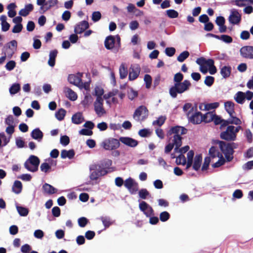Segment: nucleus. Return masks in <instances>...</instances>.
I'll return each instance as SVG.
<instances>
[{"mask_svg":"<svg viewBox=\"0 0 253 253\" xmlns=\"http://www.w3.org/2000/svg\"><path fill=\"white\" fill-rule=\"evenodd\" d=\"M104 90L102 87L98 86L95 87L94 95L97 97L96 98H98V97L102 98V96Z\"/></svg>","mask_w":253,"mask_h":253,"instance_id":"3c124183","label":"nucleus"},{"mask_svg":"<svg viewBox=\"0 0 253 253\" xmlns=\"http://www.w3.org/2000/svg\"><path fill=\"white\" fill-rule=\"evenodd\" d=\"M82 73H79L76 75L70 74L68 76V82L77 86H81Z\"/></svg>","mask_w":253,"mask_h":253,"instance_id":"dca6fc26","label":"nucleus"},{"mask_svg":"<svg viewBox=\"0 0 253 253\" xmlns=\"http://www.w3.org/2000/svg\"><path fill=\"white\" fill-rule=\"evenodd\" d=\"M70 142V139L67 135L61 136L60 137V142L63 146L67 145Z\"/></svg>","mask_w":253,"mask_h":253,"instance_id":"338daca9","label":"nucleus"},{"mask_svg":"<svg viewBox=\"0 0 253 253\" xmlns=\"http://www.w3.org/2000/svg\"><path fill=\"white\" fill-rule=\"evenodd\" d=\"M219 105L218 102H214L208 104H201L199 106L201 110H211L217 108Z\"/></svg>","mask_w":253,"mask_h":253,"instance_id":"b1692460","label":"nucleus"},{"mask_svg":"<svg viewBox=\"0 0 253 253\" xmlns=\"http://www.w3.org/2000/svg\"><path fill=\"white\" fill-rule=\"evenodd\" d=\"M42 189L44 193L51 195L57 192V190L50 184L44 183L42 185Z\"/></svg>","mask_w":253,"mask_h":253,"instance_id":"cd10ccee","label":"nucleus"},{"mask_svg":"<svg viewBox=\"0 0 253 253\" xmlns=\"http://www.w3.org/2000/svg\"><path fill=\"white\" fill-rule=\"evenodd\" d=\"M167 16L170 18H175L178 16V13L174 9H169L166 11Z\"/></svg>","mask_w":253,"mask_h":253,"instance_id":"8fccbe9b","label":"nucleus"},{"mask_svg":"<svg viewBox=\"0 0 253 253\" xmlns=\"http://www.w3.org/2000/svg\"><path fill=\"white\" fill-rule=\"evenodd\" d=\"M75 155L74 150L71 149L69 150H66L65 149L62 150L61 152V158L62 159L68 158L72 159L74 158Z\"/></svg>","mask_w":253,"mask_h":253,"instance_id":"bb28decb","label":"nucleus"},{"mask_svg":"<svg viewBox=\"0 0 253 253\" xmlns=\"http://www.w3.org/2000/svg\"><path fill=\"white\" fill-rule=\"evenodd\" d=\"M31 136L38 142H41L42 139L43 134L39 128H36L31 132Z\"/></svg>","mask_w":253,"mask_h":253,"instance_id":"412c9836","label":"nucleus"},{"mask_svg":"<svg viewBox=\"0 0 253 253\" xmlns=\"http://www.w3.org/2000/svg\"><path fill=\"white\" fill-rule=\"evenodd\" d=\"M66 114V111L64 109H60L56 113L55 117L59 121L63 120Z\"/></svg>","mask_w":253,"mask_h":253,"instance_id":"49530a36","label":"nucleus"},{"mask_svg":"<svg viewBox=\"0 0 253 253\" xmlns=\"http://www.w3.org/2000/svg\"><path fill=\"white\" fill-rule=\"evenodd\" d=\"M215 117V113L214 112H209L203 116V122L205 123H210L212 122Z\"/></svg>","mask_w":253,"mask_h":253,"instance_id":"e433bc0d","label":"nucleus"},{"mask_svg":"<svg viewBox=\"0 0 253 253\" xmlns=\"http://www.w3.org/2000/svg\"><path fill=\"white\" fill-rule=\"evenodd\" d=\"M191 84L187 80L179 83H174V85L171 86L169 90V94L172 98H175L177 97V94H181L187 91Z\"/></svg>","mask_w":253,"mask_h":253,"instance_id":"7ed1b4c3","label":"nucleus"},{"mask_svg":"<svg viewBox=\"0 0 253 253\" xmlns=\"http://www.w3.org/2000/svg\"><path fill=\"white\" fill-rule=\"evenodd\" d=\"M225 162V161L223 157H220L218 159V160L216 162L213 163L212 165V167L214 168H218L224 165Z\"/></svg>","mask_w":253,"mask_h":253,"instance_id":"0e129e2a","label":"nucleus"},{"mask_svg":"<svg viewBox=\"0 0 253 253\" xmlns=\"http://www.w3.org/2000/svg\"><path fill=\"white\" fill-rule=\"evenodd\" d=\"M21 89L20 85L18 83H14L12 84L9 89V93L13 95L18 93Z\"/></svg>","mask_w":253,"mask_h":253,"instance_id":"ea45409f","label":"nucleus"},{"mask_svg":"<svg viewBox=\"0 0 253 253\" xmlns=\"http://www.w3.org/2000/svg\"><path fill=\"white\" fill-rule=\"evenodd\" d=\"M202 157L201 155H197L195 156L193 165V169L197 171L201 167Z\"/></svg>","mask_w":253,"mask_h":253,"instance_id":"2f4dec72","label":"nucleus"},{"mask_svg":"<svg viewBox=\"0 0 253 253\" xmlns=\"http://www.w3.org/2000/svg\"><path fill=\"white\" fill-rule=\"evenodd\" d=\"M57 50L56 49L50 51L49 55L48 64L50 67H53L55 63V58L57 55Z\"/></svg>","mask_w":253,"mask_h":253,"instance_id":"c85d7f7f","label":"nucleus"},{"mask_svg":"<svg viewBox=\"0 0 253 253\" xmlns=\"http://www.w3.org/2000/svg\"><path fill=\"white\" fill-rule=\"evenodd\" d=\"M22 188V183L18 180H16L12 186V191L16 194H19L21 193Z\"/></svg>","mask_w":253,"mask_h":253,"instance_id":"c9c22d12","label":"nucleus"},{"mask_svg":"<svg viewBox=\"0 0 253 253\" xmlns=\"http://www.w3.org/2000/svg\"><path fill=\"white\" fill-rule=\"evenodd\" d=\"M234 103L232 101H227L224 103V108L226 111L228 113L229 116L233 115L235 114L234 111Z\"/></svg>","mask_w":253,"mask_h":253,"instance_id":"a878e982","label":"nucleus"},{"mask_svg":"<svg viewBox=\"0 0 253 253\" xmlns=\"http://www.w3.org/2000/svg\"><path fill=\"white\" fill-rule=\"evenodd\" d=\"M120 77L121 79L126 78L128 74L127 68L125 63H122L119 68Z\"/></svg>","mask_w":253,"mask_h":253,"instance_id":"72a5a7b5","label":"nucleus"},{"mask_svg":"<svg viewBox=\"0 0 253 253\" xmlns=\"http://www.w3.org/2000/svg\"><path fill=\"white\" fill-rule=\"evenodd\" d=\"M124 185L130 194H135L138 190V184L131 177H129L124 181Z\"/></svg>","mask_w":253,"mask_h":253,"instance_id":"9d476101","label":"nucleus"},{"mask_svg":"<svg viewBox=\"0 0 253 253\" xmlns=\"http://www.w3.org/2000/svg\"><path fill=\"white\" fill-rule=\"evenodd\" d=\"M175 53V49L174 47H167L165 49L166 54L169 56H172Z\"/></svg>","mask_w":253,"mask_h":253,"instance_id":"774afa93","label":"nucleus"},{"mask_svg":"<svg viewBox=\"0 0 253 253\" xmlns=\"http://www.w3.org/2000/svg\"><path fill=\"white\" fill-rule=\"evenodd\" d=\"M101 18V14L99 11H94L92 14L91 19L94 22L98 21Z\"/></svg>","mask_w":253,"mask_h":253,"instance_id":"5fc2aeb1","label":"nucleus"},{"mask_svg":"<svg viewBox=\"0 0 253 253\" xmlns=\"http://www.w3.org/2000/svg\"><path fill=\"white\" fill-rule=\"evenodd\" d=\"M138 95L137 91L134 90L133 88H131L128 91V97L129 99L132 100L134 98Z\"/></svg>","mask_w":253,"mask_h":253,"instance_id":"6e6d98bb","label":"nucleus"},{"mask_svg":"<svg viewBox=\"0 0 253 253\" xmlns=\"http://www.w3.org/2000/svg\"><path fill=\"white\" fill-rule=\"evenodd\" d=\"M166 119L167 118L166 116H161L157 119V120L153 121V125H157L159 126H161L164 124Z\"/></svg>","mask_w":253,"mask_h":253,"instance_id":"c03bdc74","label":"nucleus"},{"mask_svg":"<svg viewBox=\"0 0 253 253\" xmlns=\"http://www.w3.org/2000/svg\"><path fill=\"white\" fill-rule=\"evenodd\" d=\"M140 71V68L138 65L131 66L129 69V80L133 81L135 80L138 77Z\"/></svg>","mask_w":253,"mask_h":253,"instance_id":"6ab92c4d","label":"nucleus"},{"mask_svg":"<svg viewBox=\"0 0 253 253\" xmlns=\"http://www.w3.org/2000/svg\"><path fill=\"white\" fill-rule=\"evenodd\" d=\"M100 146L106 150H114L120 147V143L119 140L109 137L104 139L101 143Z\"/></svg>","mask_w":253,"mask_h":253,"instance_id":"0eeeda50","label":"nucleus"},{"mask_svg":"<svg viewBox=\"0 0 253 253\" xmlns=\"http://www.w3.org/2000/svg\"><path fill=\"white\" fill-rule=\"evenodd\" d=\"M99 219L102 222L105 229L108 228L112 224V222L109 216H101Z\"/></svg>","mask_w":253,"mask_h":253,"instance_id":"a19ab883","label":"nucleus"},{"mask_svg":"<svg viewBox=\"0 0 253 253\" xmlns=\"http://www.w3.org/2000/svg\"><path fill=\"white\" fill-rule=\"evenodd\" d=\"M188 118L189 122L193 124H200L203 121L202 113L196 111H194Z\"/></svg>","mask_w":253,"mask_h":253,"instance_id":"4468645a","label":"nucleus"},{"mask_svg":"<svg viewBox=\"0 0 253 253\" xmlns=\"http://www.w3.org/2000/svg\"><path fill=\"white\" fill-rule=\"evenodd\" d=\"M189 52L188 51H184L177 57V60L179 62H183L189 57Z\"/></svg>","mask_w":253,"mask_h":253,"instance_id":"37998d69","label":"nucleus"},{"mask_svg":"<svg viewBox=\"0 0 253 253\" xmlns=\"http://www.w3.org/2000/svg\"><path fill=\"white\" fill-rule=\"evenodd\" d=\"M187 129L183 126H172L167 131V136L168 140H171L177 144H182L181 135L186 134Z\"/></svg>","mask_w":253,"mask_h":253,"instance_id":"f03ea898","label":"nucleus"},{"mask_svg":"<svg viewBox=\"0 0 253 253\" xmlns=\"http://www.w3.org/2000/svg\"><path fill=\"white\" fill-rule=\"evenodd\" d=\"M219 144L220 149L224 154L227 161L228 162L232 161L233 158L234 150L231 144L224 141H220Z\"/></svg>","mask_w":253,"mask_h":253,"instance_id":"6e6552de","label":"nucleus"},{"mask_svg":"<svg viewBox=\"0 0 253 253\" xmlns=\"http://www.w3.org/2000/svg\"><path fill=\"white\" fill-rule=\"evenodd\" d=\"M183 110L188 117L193 112H194L195 108L193 106H192V104L190 103H185L183 106Z\"/></svg>","mask_w":253,"mask_h":253,"instance_id":"7c9ffc66","label":"nucleus"},{"mask_svg":"<svg viewBox=\"0 0 253 253\" xmlns=\"http://www.w3.org/2000/svg\"><path fill=\"white\" fill-rule=\"evenodd\" d=\"M231 71V67L229 66H224L220 68V73L224 79H227L230 77Z\"/></svg>","mask_w":253,"mask_h":253,"instance_id":"4be33fe9","label":"nucleus"},{"mask_svg":"<svg viewBox=\"0 0 253 253\" xmlns=\"http://www.w3.org/2000/svg\"><path fill=\"white\" fill-rule=\"evenodd\" d=\"M15 143L16 145L18 148H22L24 147L25 146V142L23 140V139L20 137H17L15 139Z\"/></svg>","mask_w":253,"mask_h":253,"instance_id":"680f3d73","label":"nucleus"},{"mask_svg":"<svg viewBox=\"0 0 253 253\" xmlns=\"http://www.w3.org/2000/svg\"><path fill=\"white\" fill-rule=\"evenodd\" d=\"M104 45L107 49L117 52L121 47V38L118 35L108 36L105 40Z\"/></svg>","mask_w":253,"mask_h":253,"instance_id":"20e7f679","label":"nucleus"},{"mask_svg":"<svg viewBox=\"0 0 253 253\" xmlns=\"http://www.w3.org/2000/svg\"><path fill=\"white\" fill-rule=\"evenodd\" d=\"M104 99L103 98L98 97L94 102V111L98 117H101L106 114V111L103 107Z\"/></svg>","mask_w":253,"mask_h":253,"instance_id":"9b49d317","label":"nucleus"},{"mask_svg":"<svg viewBox=\"0 0 253 253\" xmlns=\"http://www.w3.org/2000/svg\"><path fill=\"white\" fill-rule=\"evenodd\" d=\"M17 46V42L16 40H12L7 43L6 47L11 50V53L10 54V57L14 52V50L16 48Z\"/></svg>","mask_w":253,"mask_h":253,"instance_id":"79ce46f5","label":"nucleus"},{"mask_svg":"<svg viewBox=\"0 0 253 253\" xmlns=\"http://www.w3.org/2000/svg\"><path fill=\"white\" fill-rule=\"evenodd\" d=\"M139 208L147 217H150L154 215L153 209L145 201H142L139 203Z\"/></svg>","mask_w":253,"mask_h":253,"instance_id":"f8f14e48","label":"nucleus"},{"mask_svg":"<svg viewBox=\"0 0 253 253\" xmlns=\"http://www.w3.org/2000/svg\"><path fill=\"white\" fill-rule=\"evenodd\" d=\"M241 128V126H228L226 130L220 133V137L222 139L228 141L234 140L236 137V133Z\"/></svg>","mask_w":253,"mask_h":253,"instance_id":"39448f33","label":"nucleus"},{"mask_svg":"<svg viewBox=\"0 0 253 253\" xmlns=\"http://www.w3.org/2000/svg\"><path fill=\"white\" fill-rule=\"evenodd\" d=\"M229 22L233 25L238 24L241 20V15L236 9H232L228 17Z\"/></svg>","mask_w":253,"mask_h":253,"instance_id":"ddd939ff","label":"nucleus"},{"mask_svg":"<svg viewBox=\"0 0 253 253\" xmlns=\"http://www.w3.org/2000/svg\"><path fill=\"white\" fill-rule=\"evenodd\" d=\"M183 79V75L181 73L175 74L173 77V81L175 83H181Z\"/></svg>","mask_w":253,"mask_h":253,"instance_id":"bf43d9fd","label":"nucleus"},{"mask_svg":"<svg viewBox=\"0 0 253 253\" xmlns=\"http://www.w3.org/2000/svg\"><path fill=\"white\" fill-rule=\"evenodd\" d=\"M176 163L177 165H185L186 163V158L183 154H180L176 158Z\"/></svg>","mask_w":253,"mask_h":253,"instance_id":"de8ad7c7","label":"nucleus"},{"mask_svg":"<svg viewBox=\"0 0 253 253\" xmlns=\"http://www.w3.org/2000/svg\"><path fill=\"white\" fill-rule=\"evenodd\" d=\"M240 54L244 58L253 59V46H245L240 49Z\"/></svg>","mask_w":253,"mask_h":253,"instance_id":"2eb2a0df","label":"nucleus"},{"mask_svg":"<svg viewBox=\"0 0 253 253\" xmlns=\"http://www.w3.org/2000/svg\"><path fill=\"white\" fill-rule=\"evenodd\" d=\"M138 195L140 198L146 199L150 195V193L146 189L143 188L139 191Z\"/></svg>","mask_w":253,"mask_h":253,"instance_id":"a18cd8bd","label":"nucleus"},{"mask_svg":"<svg viewBox=\"0 0 253 253\" xmlns=\"http://www.w3.org/2000/svg\"><path fill=\"white\" fill-rule=\"evenodd\" d=\"M89 24L87 21L84 20L78 23L75 26L74 32L76 34H80L88 28Z\"/></svg>","mask_w":253,"mask_h":253,"instance_id":"f3484780","label":"nucleus"},{"mask_svg":"<svg viewBox=\"0 0 253 253\" xmlns=\"http://www.w3.org/2000/svg\"><path fill=\"white\" fill-rule=\"evenodd\" d=\"M78 222L81 227H84L88 222V220L84 217H82L78 219Z\"/></svg>","mask_w":253,"mask_h":253,"instance_id":"4d7b16f0","label":"nucleus"},{"mask_svg":"<svg viewBox=\"0 0 253 253\" xmlns=\"http://www.w3.org/2000/svg\"><path fill=\"white\" fill-rule=\"evenodd\" d=\"M220 40L226 43H231L233 41L232 37L226 35H222L220 36Z\"/></svg>","mask_w":253,"mask_h":253,"instance_id":"e2e57ef3","label":"nucleus"},{"mask_svg":"<svg viewBox=\"0 0 253 253\" xmlns=\"http://www.w3.org/2000/svg\"><path fill=\"white\" fill-rule=\"evenodd\" d=\"M32 251L31 247L27 244H24L21 248V252L22 253H30Z\"/></svg>","mask_w":253,"mask_h":253,"instance_id":"69168bd1","label":"nucleus"},{"mask_svg":"<svg viewBox=\"0 0 253 253\" xmlns=\"http://www.w3.org/2000/svg\"><path fill=\"white\" fill-rule=\"evenodd\" d=\"M227 124H234L236 125H239L241 124V121L237 117H236L235 114L233 115L230 116V118L226 121Z\"/></svg>","mask_w":253,"mask_h":253,"instance_id":"f704fd0d","label":"nucleus"},{"mask_svg":"<svg viewBox=\"0 0 253 253\" xmlns=\"http://www.w3.org/2000/svg\"><path fill=\"white\" fill-rule=\"evenodd\" d=\"M58 3V0H48L45 3V8L46 10L50 9L56 5Z\"/></svg>","mask_w":253,"mask_h":253,"instance_id":"09e8293b","label":"nucleus"},{"mask_svg":"<svg viewBox=\"0 0 253 253\" xmlns=\"http://www.w3.org/2000/svg\"><path fill=\"white\" fill-rule=\"evenodd\" d=\"M40 169L42 172L45 173H47L54 170V169H52L51 165L46 162L43 163L41 165Z\"/></svg>","mask_w":253,"mask_h":253,"instance_id":"58836bf2","label":"nucleus"},{"mask_svg":"<svg viewBox=\"0 0 253 253\" xmlns=\"http://www.w3.org/2000/svg\"><path fill=\"white\" fill-rule=\"evenodd\" d=\"M40 163L39 158L35 155H31L24 163V167L28 171L35 172L38 170Z\"/></svg>","mask_w":253,"mask_h":253,"instance_id":"423d86ee","label":"nucleus"},{"mask_svg":"<svg viewBox=\"0 0 253 253\" xmlns=\"http://www.w3.org/2000/svg\"><path fill=\"white\" fill-rule=\"evenodd\" d=\"M16 208L19 214L21 216H26L29 212V209L27 208L19 206L16 204Z\"/></svg>","mask_w":253,"mask_h":253,"instance_id":"c756f323","label":"nucleus"},{"mask_svg":"<svg viewBox=\"0 0 253 253\" xmlns=\"http://www.w3.org/2000/svg\"><path fill=\"white\" fill-rule=\"evenodd\" d=\"M152 78L150 75L146 74L144 76V81L146 84V88L148 89L150 88L152 84Z\"/></svg>","mask_w":253,"mask_h":253,"instance_id":"603ef678","label":"nucleus"},{"mask_svg":"<svg viewBox=\"0 0 253 253\" xmlns=\"http://www.w3.org/2000/svg\"><path fill=\"white\" fill-rule=\"evenodd\" d=\"M63 91L65 93L66 97L70 100L75 101L77 99V94L69 87H64Z\"/></svg>","mask_w":253,"mask_h":253,"instance_id":"5701e85b","label":"nucleus"},{"mask_svg":"<svg viewBox=\"0 0 253 253\" xmlns=\"http://www.w3.org/2000/svg\"><path fill=\"white\" fill-rule=\"evenodd\" d=\"M170 217V214L167 211H163L160 214V219L162 222L167 221Z\"/></svg>","mask_w":253,"mask_h":253,"instance_id":"864d4df0","label":"nucleus"},{"mask_svg":"<svg viewBox=\"0 0 253 253\" xmlns=\"http://www.w3.org/2000/svg\"><path fill=\"white\" fill-rule=\"evenodd\" d=\"M169 143L167 145L165 148V152L166 154L169 153L173 148L175 146L174 152L177 153L178 152V148L181 146V144H177L175 142L171 140H169Z\"/></svg>","mask_w":253,"mask_h":253,"instance_id":"aec40b11","label":"nucleus"},{"mask_svg":"<svg viewBox=\"0 0 253 253\" xmlns=\"http://www.w3.org/2000/svg\"><path fill=\"white\" fill-rule=\"evenodd\" d=\"M245 98V93L242 91H238L234 96V99L239 104H243Z\"/></svg>","mask_w":253,"mask_h":253,"instance_id":"4c0bfd02","label":"nucleus"},{"mask_svg":"<svg viewBox=\"0 0 253 253\" xmlns=\"http://www.w3.org/2000/svg\"><path fill=\"white\" fill-rule=\"evenodd\" d=\"M84 120L82 114L80 112H78L73 115L72 117V121L73 123L75 124H80Z\"/></svg>","mask_w":253,"mask_h":253,"instance_id":"473e14b6","label":"nucleus"},{"mask_svg":"<svg viewBox=\"0 0 253 253\" xmlns=\"http://www.w3.org/2000/svg\"><path fill=\"white\" fill-rule=\"evenodd\" d=\"M148 112V111L145 106H140L135 110L133 118L137 122H141L147 117Z\"/></svg>","mask_w":253,"mask_h":253,"instance_id":"1a4fd4ad","label":"nucleus"},{"mask_svg":"<svg viewBox=\"0 0 253 253\" xmlns=\"http://www.w3.org/2000/svg\"><path fill=\"white\" fill-rule=\"evenodd\" d=\"M112 162L109 159L104 160L97 164L92 165L90 167V178L91 180H96L100 176L105 175L108 169L112 165Z\"/></svg>","mask_w":253,"mask_h":253,"instance_id":"f257e3e1","label":"nucleus"},{"mask_svg":"<svg viewBox=\"0 0 253 253\" xmlns=\"http://www.w3.org/2000/svg\"><path fill=\"white\" fill-rule=\"evenodd\" d=\"M16 66V62L13 60L8 61L5 66L6 69L8 71H12Z\"/></svg>","mask_w":253,"mask_h":253,"instance_id":"13d9d810","label":"nucleus"},{"mask_svg":"<svg viewBox=\"0 0 253 253\" xmlns=\"http://www.w3.org/2000/svg\"><path fill=\"white\" fill-rule=\"evenodd\" d=\"M119 142L130 147H135L138 145L137 140L129 137H121L119 138Z\"/></svg>","mask_w":253,"mask_h":253,"instance_id":"a211bd4d","label":"nucleus"},{"mask_svg":"<svg viewBox=\"0 0 253 253\" xmlns=\"http://www.w3.org/2000/svg\"><path fill=\"white\" fill-rule=\"evenodd\" d=\"M0 137L1 139V142L3 141V146H5L9 143L10 136L8 137L5 135L4 132H1L0 133Z\"/></svg>","mask_w":253,"mask_h":253,"instance_id":"052dcab7","label":"nucleus"},{"mask_svg":"<svg viewBox=\"0 0 253 253\" xmlns=\"http://www.w3.org/2000/svg\"><path fill=\"white\" fill-rule=\"evenodd\" d=\"M33 8L34 6L32 4L29 3L26 4L24 8H22L20 10L19 14L22 16H26L33 10Z\"/></svg>","mask_w":253,"mask_h":253,"instance_id":"393cba45","label":"nucleus"}]
</instances>
